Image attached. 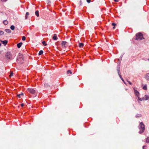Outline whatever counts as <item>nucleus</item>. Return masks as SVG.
Returning a JSON list of instances; mask_svg holds the SVG:
<instances>
[{"label":"nucleus","mask_w":149,"mask_h":149,"mask_svg":"<svg viewBox=\"0 0 149 149\" xmlns=\"http://www.w3.org/2000/svg\"><path fill=\"white\" fill-rule=\"evenodd\" d=\"M132 41L136 45L139 44L140 41V32H139L136 34L132 39Z\"/></svg>","instance_id":"1"},{"label":"nucleus","mask_w":149,"mask_h":149,"mask_svg":"<svg viewBox=\"0 0 149 149\" xmlns=\"http://www.w3.org/2000/svg\"><path fill=\"white\" fill-rule=\"evenodd\" d=\"M5 57L7 60H12L14 58V57L10 52H7L5 54Z\"/></svg>","instance_id":"2"},{"label":"nucleus","mask_w":149,"mask_h":149,"mask_svg":"<svg viewBox=\"0 0 149 149\" xmlns=\"http://www.w3.org/2000/svg\"><path fill=\"white\" fill-rule=\"evenodd\" d=\"M133 89L134 91V94L135 96L137 97L138 99V102H139V101L140 100V97H139V93L136 89L135 87H134L133 88Z\"/></svg>","instance_id":"3"},{"label":"nucleus","mask_w":149,"mask_h":149,"mask_svg":"<svg viewBox=\"0 0 149 149\" xmlns=\"http://www.w3.org/2000/svg\"><path fill=\"white\" fill-rule=\"evenodd\" d=\"M145 130V125L142 122L140 123V133H143Z\"/></svg>","instance_id":"4"},{"label":"nucleus","mask_w":149,"mask_h":149,"mask_svg":"<svg viewBox=\"0 0 149 149\" xmlns=\"http://www.w3.org/2000/svg\"><path fill=\"white\" fill-rule=\"evenodd\" d=\"M27 91L30 93L33 94H34L36 93V91L32 88H29L27 89Z\"/></svg>","instance_id":"5"},{"label":"nucleus","mask_w":149,"mask_h":149,"mask_svg":"<svg viewBox=\"0 0 149 149\" xmlns=\"http://www.w3.org/2000/svg\"><path fill=\"white\" fill-rule=\"evenodd\" d=\"M61 45L63 48H65L68 45V43L66 41H63L61 43Z\"/></svg>","instance_id":"6"},{"label":"nucleus","mask_w":149,"mask_h":149,"mask_svg":"<svg viewBox=\"0 0 149 149\" xmlns=\"http://www.w3.org/2000/svg\"><path fill=\"white\" fill-rule=\"evenodd\" d=\"M149 96L148 95H146L145 96L142 98H140V101L142 100H146L148 99Z\"/></svg>","instance_id":"7"},{"label":"nucleus","mask_w":149,"mask_h":149,"mask_svg":"<svg viewBox=\"0 0 149 149\" xmlns=\"http://www.w3.org/2000/svg\"><path fill=\"white\" fill-rule=\"evenodd\" d=\"M23 60V55L22 54H19V56L17 58V61H18L20 60V61H21Z\"/></svg>","instance_id":"8"},{"label":"nucleus","mask_w":149,"mask_h":149,"mask_svg":"<svg viewBox=\"0 0 149 149\" xmlns=\"http://www.w3.org/2000/svg\"><path fill=\"white\" fill-rule=\"evenodd\" d=\"M120 67L119 65H118L117 67V70L118 72V74H120Z\"/></svg>","instance_id":"9"},{"label":"nucleus","mask_w":149,"mask_h":149,"mask_svg":"<svg viewBox=\"0 0 149 149\" xmlns=\"http://www.w3.org/2000/svg\"><path fill=\"white\" fill-rule=\"evenodd\" d=\"M53 39L54 40H57L58 39V38L57 37L56 35L55 34H54L53 35Z\"/></svg>","instance_id":"10"},{"label":"nucleus","mask_w":149,"mask_h":149,"mask_svg":"<svg viewBox=\"0 0 149 149\" xmlns=\"http://www.w3.org/2000/svg\"><path fill=\"white\" fill-rule=\"evenodd\" d=\"M142 88L143 89L146 90L147 89V86L146 84H145L144 86L143 85H142Z\"/></svg>","instance_id":"11"},{"label":"nucleus","mask_w":149,"mask_h":149,"mask_svg":"<svg viewBox=\"0 0 149 149\" xmlns=\"http://www.w3.org/2000/svg\"><path fill=\"white\" fill-rule=\"evenodd\" d=\"M1 42L5 45H6L8 43V41L6 40H5L4 41H1Z\"/></svg>","instance_id":"12"},{"label":"nucleus","mask_w":149,"mask_h":149,"mask_svg":"<svg viewBox=\"0 0 149 149\" xmlns=\"http://www.w3.org/2000/svg\"><path fill=\"white\" fill-rule=\"evenodd\" d=\"M22 42H20L19 43H18L17 45V46L18 48H19L22 46Z\"/></svg>","instance_id":"13"},{"label":"nucleus","mask_w":149,"mask_h":149,"mask_svg":"<svg viewBox=\"0 0 149 149\" xmlns=\"http://www.w3.org/2000/svg\"><path fill=\"white\" fill-rule=\"evenodd\" d=\"M145 78L147 80H149V73L146 74Z\"/></svg>","instance_id":"14"},{"label":"nucleus","mask_w":149,"mask_h":149,"mask_svg":"<svg viewBox=\"0 0 149 149\" xmlns=\"http://www.w3.org/2000/svg\"><path fill=\"white\" fill-rule=\"evenodd\" d=\"M5 31L6 32H7V33H10L11 32V31L10 29H5Z\"/></svg>","instance_id":"15"},{"label":"nucleus","mask_w":149,"mask_h":149,"mask_svg":"<svg viewBox=\"0 0 149 149\" xmlns=\"http://www.w3.org/2000/svg\"><path fill=\"white\" fill-rule=\"evenodd\" d=\"M84 45V44L83 43H79V47L80 48H82L83 47Z\"/></svg>","instance_id":"16"},{"label":"nucleus","mask_w":149,"mask_h":149,"mask_svg":"<svg viewBox=\"0 0 149 149\" xmlns=\"http://www.w3.org/2000/svg\"><path fill=\"white\" fill-rule=\"evenodd\" d=\"M120 77V78L122 80V81H123V82L125 84H126V83L124 81V79H123V78L122 77V76L120 74H119L118 75Z\"/></svg>","instance_id":"17"},{"label":"nucleus","mask_w":149,"mask_h":149,"mask_svg":"<svg viewBox=\"0 0 149 149\" xmlns=\"http://www.w3.org/2000/svg\"><path fill=\"white\" fill-rule=\"evenodd\" d=\"M35 14L37 17H38L39 16V11L38 10H36L35 12Z\"/></svg>","instance_id":"18"},{"label":"nucleus","mask_w":149,"mask_h":149,"mask_svg":"<svg viewBox=\"0 0 149 149\" xmlns=\"http://www.w3.org/2000/svg\"><path fill=\"white\" fill-rule=\"evenodd\" d=\"M29 13L28 12H27L26 13V15L25 17V19H27L28 16L29 15Z\"/></svg>","instance_id":"19"},{"label":"nucleus","mask_w":149,"mask_h":149,"mask_svg":"<svg viewBox=\"0 0 149 149\" xmlns=\"http://www.w3.org/2000/svg\"><path fill=\"white\" fill-rule=\"evenodd\" d=\"M3 24L5 25H6L8 24V22L6 20H4L3 22Z\"/></svg>","instance_id":"20"},{"label":"nucleus","mask_w":149,"mask_h":149,"mask_svg":"<svg viewBox=\"0 0 149 149\" xmlns=\"http://www.w3.org/2000/svg\"><path fill=\"white\" fill-rule=\"evenodd\" d=\"M24 95L23 93H21V94H18L17 95V97H19V98H20L21 97L20 96L21 95Z\"/></svg>","instance_id":"21"},{"label":"nucleus","mask_w":149,"mask_h":149,"mask_svg":"<svg viewBox=\"0 0 149 149\" xmlns=\"http://www.w3.org/2000/svg\"><path fill=\"white\" fill-rule=\"evenodd\" d=\"M142 39H144L143 37V34L140 33V40H142Z\"/></svg>","instance_id":"22"},{"label":"nucleus","mask_w":149,"mask_h":149,"mask_svg":"<svg viewBox=\"0 0 149 149\" xmlns=\"http://www.w3.org/2000/svg\"><path fill=\"white\" fill-rule=\"evenodd\" d=\"M43 53V52L42 50H40L39 52L38 55H41Z\"/></svg>","instance_id":"23"},{"label":"nucleus","mask_w":149,"mask_h":149,"mask_svg":"<svg viewBox=\"0 0 149 149\" xmlns=\"http://www.w3.org/2000/svg\"><path fill=\"white\" fill-rule=\"evenodd\" d=\"M10 28L12 30H13L15 28V26L14 25H12L10 26Z\"/></svg>","instance_id":"24"},{"label":"nucleus","mask_w":149,"mask_h":149,"mask_svg":"<svg viewBox=\"0 0 149 149\" xmlns=\"http://www.w3.org/2000/svg\"><path fill=\"white\" fill-rule=\"evenodd\" d=\"M112 25L113 26V28L114 29H115V26L116 25V24L113 23L112 24Z\"/></svg>","instance_id":"25"},{"label":"nucleus","mask_w":149,"mask_h":149,"mask_svg":"<svg viewBox=\"0 0 149 149\" xmlns=\"http://www.w3.org/2000/svg\"><path fill=\"white\" fill-rule=\"evenodd\" d=\"M42 43L45 46H46L47 45V44L46 43V42L45 41H42Z\"/></svg>","instance_id":"26"},{"label":"nucleus","mask_w":149,"mask_h":149,"mask_svg":"<svg viewBox=\"0 0 149 149\" xmlns=\"http://www.w3.org/2000/svg\"><path fill=\"white\" fill-rule=\"evenodd\" d=\"M146 143H149V137H147L146 139Z\"/></svg>","instance_id":"27"},{"label":"nucleus","mask_w":149,"mask_h":149,"mask_svg":"<svg viewBox=\"0 0 149 149\" xmlns=\"http://www.w3.org/2000/svg\"><path fill=\"white\" fill-rule=\"evenodd\" d=\"M79 6H81L82 5V2L81 0H80L79 1Z\"/></svg>","instance_id":"28"},{"label":"nucleus","mask_w":149,"mask_h":149,"mask_svg":"<svg viewBox=\"0 0 149 149\" xmlns=\"http://www.w3.org/2000/svg\"><path fill=\"white\" fill-rule=\"evenodd\" d=\"M4 34V32L1 31H0V35H2Z\"/></svg>","instance_id":"29"},{"label":"nucleus","mask_w":149,"mask_h":149,"mask_svg":"<svg viewBox=\"0 0 149 149\" xmlns=\"http://www.w3.org/2000/svg\"><path fill=\"white\" fill-rule=\"evenodd\" d=\"M26 38L25 36H23L22 37V39L24 41L25 40Z\"/></svg>","instance_id":"30"},{"label":"nucleus","mask_w":149,"mask_h":149,"mask_svg":"<svg viewBox=\"0 0 149 149\" xmlns=\"http://www.w3.org/2000/svg\"><path fill=\"white\" fill-rule=\"evenodd\" d=\"M13 72H10V74L9 76V77H11L13 76Z\"/></svg>","instance_id":"31"},{"label":"nucleus","mask_w":149,"mask_h":149,"mask_svg":"<svg viewBox=\"0 0 149 149\" xmlns=\"http://www.w3.org/2000/svg\"><path fill=\"white\" fill-rule=\"evenodd\" d=\"M67 73L68 74H69V73L70 74H72V72H71V71L70 70H68L67 71Z\"/></svg>","instance_id":"32"},{"label":"nucleus","mask_w":149,"mask_h":149,"mask_svg":"<svg viewBox=\"0 0 149 149\" xmlns=\"http://www.w3.org/2000/svg\"><path fill=\"white\" fill-rule=\"evenodd\" d=\"M86 1L88 3H89L91 2V0H86Z\"/></svg>","instance_id":"33"},{"label":"nucleus","mask_w":149,"mask_h":149,"mask_svg":"<svg viewBox=\"0 0 149 149\" xmlns=\"http://www.w3.org/2000/svg\"><path fill=\"white\" fill-rule=\"evenodd\" d=\"M146 146H143V149H146Z\"/></svg>","instance_id":"34"},{"label":"nucleus","mask_w":149,"mask_h":149,"mask_svg":"<svg viewBox=\"0 0 149 149\" xmlns=\"http://www.w3.org/2000/svg\"><path fill=\"white\" fill-rule=\"evenodd\" d=\"M129 84L130 85H132V83L129 81H127Z\"/></svg>","instance_id":"35"},{"label":"nucleus","mask_w":149,"mask_h":149,"mask_svg":"<svg viewBox=\"0 0 149 149\" xmlns=\"http://www.w3.org/2000/svg\"><path fill=\"white\" fill-rule=\"evenodd\" d=\"M24 103H22L21 104V106L22 107H23L24 106Z\"/></svg>","instance_id":"36"},{"label":"nucleus","mask_w":149,"mask_h":149,"mask_svg":"<svg viewBox=\"0 0 149 149\" xmlns=\"http://www.w3.org/2000/svg\"><path fill=\"white\" fill-rule=\"evenodd\" d=\"M136 118H139V114H138L137 115H136Z\"/></svg>","instance_id":"37"},{"label":"nucleus","mask_w":149,"mask_h":149,"mask_svg":"<svg viewBox=\"0 0 149 149\" xmlns=\"http://www.w3.org/2000/svg\"><path fill=\"white\" fill-rule=\"evenodd\" d=\"M114 1L115 2H118V0H114Z\"/></svg>","instance_id":"38"},{"label":"nucleus","mask_w":149,"mask_h":149,"mask_svg":"<svg viewBox=\"0 0 149 149\" xmlns=\"http://www.w3.org/2000/svg\"><path fill=\"white\" fill-rule=\"evenodd\" d=\"M2 1H7V0H1Z\"/></svg>","instance_id":"39"},{"label":"nucleus","mask_w":149,"mask_h":149,"mask_svg":"<svg viewBox=\"0 0 149 149\" xmlns=\"http://www.w3.org/2000/svg\"><path fill=\"white\" fill-rule=\"evenodd\" d=\"M1 46V44L0 43V47Z\"/></svg>","instance_id":"40"}]
</instances>
